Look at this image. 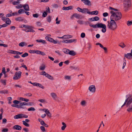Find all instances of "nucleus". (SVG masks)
Masks as SVG:
<instances>
[{
    "label": "nucleus",
    "mask_w": 132,
    "mask_h": 132,
    "mask_svg": "<svg viewBox=\"0 0 132 132\" xmlns=\"http://www.w3.org/2000/svg\"><path fill=\"white\" fill-rule=\"evenodd\" d=\"M45 65L44 64H42L39 68V69L40 70H43L45 69Z\"/></svg>",
    "instance_id": "7c9ffc66"
},
{
    "label": "nucleus",
    "mask_w": 132,
    "mask_h": 132,
    "mask_svg": "<svg viewBox=\"0 0 132 132\" xmlns=\"http://www.w3.org/2000/svg\"><path fill=\"white\" fill-rule=\"evenodd\" d=\"M47 20L49 22H50L51 20V18L50 16H48L47 17Z\"/></svg>",
    "instance_id": "3c124183"
},
{
    "label": "nucleus",
    "mask_w": 132,
    "mask_h": 132,
    "mask_svg": "<svg viewBox=\"0 0 132 132\" xmlns=\"http://www.w3.org/2000/svg\"><path fill=\"white\" fill-rule=\"evenodd\" d=\"M88 11V10L87 8H84L82 9L81 12L82 13H86Z\"/></svg>",
    "instance_id": "72a5a7b5"
},
{
    "label": "nucleus",
    "mask_w": 132,
    "mask_h": 132,
    "mask_svg": "<svg viewBox=\"0 0 132 132\" xmlns=\"http://www.w3.org/2000/svg\"><path fill=\"white\" fill-rule=\"evenodd\" d=\"M22 72L20 71H19L16 72L13 77V79L14 80H18L19 79L21 76Z\"/></svg>",
    "instance_id": "423d86ee"
},
{
    "label": "nucleus",
    "mask_w": 132,
    "mask_h": 132,
    "mask_svg": "<svg viewBox=\"0 0 132 132\" xmlns=\"http://www.w3.org/2000/svg\"><path fill=\"white\" fill-rule=\"evenodd\" d=\"M28 116L26 115L23 114H19L14 116V118L15 119H18L22 118H27Z\"/></svg>",
    "instance_id": "6e6552de"
},
{
    "label": "nucleus",
    "mask_w": 132,
    "mask_h": 132,
    "mask_svg": "<svg viewBox=\"0 0 132 132\" xmlns=\"http://www.w3.org/2000/svg\"><path fill=\"white\" fill-rule=\"evenodd\" d=\"M85 36V33L82 32L81 33V37L82 38H84Z\"/></svg>",
    "instance_id": "bf43d9fd"
},
{
    "label": "nucleus",
    "mask_w": 132,
    "mask_h": 132,
    "mask_svg": "<svg viewBox=\"0 0 132 132\" xmlns=\"http://www.w3.org/2000/svg\"><path fill=\"white\" fill-rule=\"evenodd\" d=\"M76 40L75 39H63L62 42L65 43H72Z\"/></svg>",
    "instance_id": "9d476101"
},
{
    "label": "nucleus",
    "mask_w": 132,
    "mask_h": 132,
    "mask_svg": "<svg viewBox=\"0 0 132 132\" xmlns=\"http://www.w3.org/2000/svg\"><path fill=\"white\" fill-rule=\"evenodd\" d=\"M2 19L3 21H6V23L7 24H8V18L3 16L2 18Z\"/></svg>",
    "instance_id": "412c9836"
},
{
    "label": "nucleus",
    "mask_w": 132,
    "mask_h": 132,
    "mask_svg": "<svg viewBox=\"0 0 132 132\" xmlns=\"http://www.w3.org/2000/svg\"><path fill=\"white\" fill-rule=\"evenodd\" d=\"M69 54L74 56L76 55V53L73 51H69Z\"/></svg>",
    "instance_id": "5701e85b"
},
{
    "label": "nucleus",
    "mask_w": 132,
    "mask_h": 132,
    "mask_svg": "<svg viewBox=\"0 0 132 132\" xmlns=\"http://www.w3.org/2000/svg\"><path fill=\"white\" fill-rule=\"evenodd\" d=\"M106 25V27L110 30L114 31L117 28V25L116 22L111 20L107 21Z\"/></svg>",
    "instance_id": "7ed1b4c3"
},
{
    "label": "nucleus",
    "mask_w": 132,
    "mask_h": 132,
    "mask_svg": "<svg viewBox=\"0 0 132 132\" xmlns=\"http://www.w3.org/2000/svg\"><path fill=\"white\" fill-rule=\"evenodd\" d=\"M8 131V129H3L2 130V132H7Z\"/></svg>",
    "instance_id": "774afa93"
},
{
    "label": "nucleus",
    "mask_w": 132,
    "mask_h": 132,
    "mask_svg": "<svg viewBox=\"0 0 132 132\" xmlns=\"http://www.w3.org/2000/svg\"><path fill=\"white\" fill-rule=\"evenodd\" d=\"M80 104L82 106H85L86 105L87 102L85 100H83L81 101Z\"/></svg>",
    "instance_id": "6ab92c4d"
},
{
    "label": "nucleus",
    "mask_w": 132,
    "mask_h": 132,
    "mask_svg": "<svg viewBox=\"0 0 132 132\" xmlns=\"http://www.w3.org/2000/svg\"><path fill=\"white\" fill-rule=\"evenodd\" d=\"M84 4L88 6H90L91 5V2L89 0H81Z\"/></svg>",
    "instance_id": "ddd939ff"
},
{
    "label": "nucleus",
    "mask_w": 132,
    "mask_h": 132,
    "mask_svg": "<svg viewBox=\"0 0 132 132\" xmlns=\"http://www.w3.org/2000/svg\"><path fill=\"white\" fill-rule=\"evenodd\" d=\"M126 105V107L128 108L127 110V111L129 112H132V95L129 94L128 97L126 100L125 102L122 106L121 107Z\"/></svg>",
    "instance_id": "f257e3e1"
},
{
    "label": "nucleus",
    "mask_w": 132,
    "mask_h": 132,
    "mask_svg": "<svg viewBox=\"0 0 132 132\" xmlns=\"http://www.w3.org/2000/svg\"><path fill=\"white\" fill-rule=\"evenodd\" d=\"M40 128L43 132H44L45 131V128L44 127L41 126L40 127Z\"/></svg>",
    "instance_id": "de8ad7c7"
},
{
    "label": "nucleus",
    "mask_w": 132,
    "mask_h": 132,
    "mask_svg": "<svg viewBox=\"0 0 132 132\" xmlns=\"http://www.w3.org/2000/svg\"><path fill=\"white\" fill-rule=\"evenodd\" d=\"M47 15V13L46 12H44L43 13V16L44 17H46Z\"/></svg>",
    "instance_id": "4d7b16f0"
},
{
    "label": "nucleus",
    "mask_w": 132,
    "mask_h": 132,
    "mask_svg": "<svg viewBox=\"0 0 132 132\" xmlns=\"http://www.w3.org/2000/svg\"><path fill=\"white\" fill-rule=\"evenodd\" d=\"M33 16L34 17L37 18L38 16V15L36 13V14H33Z\"/></svg>",
    "instance_id": "338daca9"
},
{
    "label": "nucleus",
    "mask_w": 132,
    "mask_h": 132,
    "mask_svg": "<svg viewBox=\"0 0 132 132\" xmlns=\"http://www.w3.org/2000/svg\"><path fill=\"white\" fill-rule=\"evenodd\" d=\"M23 124L25 126L27 127L29 126V125L25 121H22Z\"/></svg>",
    "instance_id": "4c0bfd02"
},
{
    "label": "nucleus",
    "mask_w": 132,
    "mask_h": 132,
    "mask_svg": "<svg viewBox=\"0 0 132 132\" xmlns=\"http://www.w3.org/2000/svg\"><path fill=\"white\" fill-rule=\"evenodd\" d=\"M110 13L111 14L110 20L116 22L121 19L122 15L120 12L111 10L110 11Z\"/></svg>",
    "instance_id": "f03ea898"
},
{
    "label": "nucleus",
    "mask_w": 132,
    "mask_h": 132,
    "mask_svg": "<svg viewBox=\"0 0 132 132\" xmlns=\"http://www.w3.org/2000/svg\"><path fill=\"white\" fill-rule=\"evenodd\" d=\"M15 52L16 51L13 50H10L9 51V53L13 54H15Z\"/></svg>",
    "instance_id": "49530a36"
},
{
    "label": "nucleus",
    "mask_w": 132,
    "mask_h": 132,
    "mask_svg": "<svg viewBox=\"0 0 132 132\" xmlns=\"http://www.w3.org/2000/svg\"><path fill=\"white\" fill-rule=\"evenodd\" d=\"M81 15L79 14H78L77 13H74L73 14V15H72L71 18L72 19L73 17V16L77 18L78 19H79Z\"/></svg>",
    "instance_id": "aec40b11"
},
{
    "label": "nucleus",
    "mask_w": 132,
    "mask_h": 132,
    "mask_svg": "<svg viewBox=\"0 0 132 132\" xmlns=\"http://www.w3.org/2000/svg\"><path fill=\"white\" fill-rule=\"evenodd\" d=\"M89 91L91 93H94L96 91V87L95 85H92L90 86L88 88Z\"/></svg>",
    "instance_id": "1a4fd4ad"
},
{
    "label": "nucleus",
    "mask_w": 132,
    "mask_h": 132,
    "mask_svg": "<svg viewBox=\"0 0 132 132\" xmlns=\"http://www.w3.org/2000/svg\"><path fill=\"white\" fill-rule=\"evenodd\" d=\"M89 26L90 27L94 28H102V32L104 33L106 32V26L105 24L99 23L95 25L90 24L89 25Z\"/></svg>",
    "instance_id": "20e7f679"
},
{
    "label": "nucleus",
    "mask_w": 132,
    "mask_h": 132,
    "mask_svg": "<svg viewBox=\"0 0 132 132\" xmlns=\"http://www.w3.org/2000/svg\"><path fill=\"white\" fill-rule=\"evenodd\" d=\"M51 94L54 99L55 100L56 98L57 95L55 93H51Z\"/></svg>",
    "instance_id": "b1692460"
},
{
    "label": "nucleus",
    "mask_w": 132,
    "mask_h": 132,
    "mask_svg": "<svg viewBox=\"0 0 132 132\" xmlns=\"http://www.w3.org/2000/svg\"><path fill=\"white\" fill-rule=\"evenodd\" d=\"M46 77H47L48 78H49L51 80H52L53 79V77L51 75L48 74L47 73V74H46Z\"/></svg>",
    "instance_id": "473e14b6"
},
{
    "label": "nucleus",
    "mask_w": 132,
    "mask_h": 132,
    "mask_svg": "<svg viewBox=\"0 0 132 132\" xmlns=\"http://www.w3.org/2000/svg\"><path fill=\"white\" fill-rule=\"evenodd\" d=\"M45 112L46 113L47 116H48L49 117H51V114L50 113L49 110L47 109L46 110Z\"/></svg>",
    "instance_id": "a878e982"
},
{
    "label": "nucleus",
    "mask_w": 132,
    "mask_h": 132,
    "mask_svg": "<svg viewBox=\"0 0 132 132\" xmlns=\"http://www.w3.org/2000/svg\"><path fill=\"white\" fill-rule=\"evenodd\" d=\"M36 26H41L42 24L41 23L39 22H38L36 23Z\"/></svg>",
    "instance_id": "5fc2aeb1"
},
{
    "label": "nucleus",
    "mask_w": 132,
    "mask_h": 132,
    "mask_svg": "<svg viewBox=\"0 0 132 132\" xmlns=\"http://www.w3.org/2000/svg\"><path fill=\"white\" fill-rule=\"evenodd\" d=\"M23 5L21 4H20L16 6L15 7L18 9H21L23 7Z\"/></svg>",
    "instance_id": "f704fd0d"
},
{
    "label": "nucleus",
    "mask_w": 132,
    "mask_h": 132,
    "mask_svg": "<svg viewBox=\"0 0 132 132\" xmlns=\"http://www.w3.org/2000/svg\"><path fill=\"white\" fill-rule=\"evenodd\" d=\"M124 57L127 59H132V55L130 53H128L127 54H125L124 55Z\"/></svg>",
    "instance_id": "f8f14e48"
},
{
    "label": "nucleus",
    "mask_w": 132,
    "mask_h": 132,
    "mask_svg": "<svg viewBox=\"0 0 132 132\" xmlns=\"http://www.w3.org/2000/svg\"><path fill=\"white\" fill-rule=\"evenodd\" d=\"M0 92L1 94H7L8 93V92L7 90H4L1 91Z\"/></svg>",
    "instance_id": "ea45409f"
},
{
    "label": "nucleus",
    "mask_w": 132,
    "mask_h": 132,
    "mask_svg": "<svg viewBox=\"0 0 132 132\" xmlns=\"http://www.w3.org/2000/svg\"><path fill=\"white\" fill-rule=\"evenodd\" d=\"M58 17H57L56 18V24H59L60 23V21H61L60 20V21H58Z\"/></svg>",
    "instance_id": "13d9d810"
},
{
    "label": "nucleus",
    "mask_w": 132,
    "mask_h": 132,
    "mask_svg": "<svg viewBox=\"0 0 132 132\" xmlns=\"http://www.w3.org/2000/svg\"><path fill=\"white\" fill-rule=\"evenodd\" d=\"M33 27L31 26H29L27 25L25 28L24 29V31L26 32H34L35 31L32 29Z\"/></svg>",
    "instance_id": "0eeeda50"
},
{
    "label": "nucleus",
    "mask_w": 132,
    "mask_h": 132,
    "mask_svg": "<svg viewBox=\"0 0 132 132\" xmlns=\"http://www.w3.org/2000/svg\"><path fill=\"white\" fill-rule=\"evenodd\" d=\"M72 6H70L67 7H62V9L63 10H67L72 9Z\"/></svg>",
    "instance_id": "f3484780"
},
{
    "label": "nucleus",
    "mask_w": 132,
    "mask_h": 132,
    "mask_svg": "<svg viewBox=\"0 0 132 132\" xmlns=\"http://www.w3.org/2000/svg\"><path fill=\"white\" fill-rule=\"evenodd\" d=\"M124 62L123 63V65L122 67V69H124V68L126 65V60H125V58H124Z\"/></svg>",
    "instance_id": "09e8293b"
},
{
    "label": "nucleus",
    "mask_w": 132,
    "mask_h": 132,
    "mask_svg": "<svg viewBox=\"0 0 132 132\" xmlns=\"http://www.w3.org/2000/svg\"><path fill=\"white\" fill-rule=\"evenodd\" d=\"M20 106L27 105H28V103L25 102H22L20 103Z\"/></svg>",
    "instance_id": "c03bdc74"
},
{
    "label": "nucleus",
    "mask_w": 132,
    "mask_h": 132,
    "mask_svg": "<svg viewBox=\"0 0 132 132\" xmlns=\"http://www.w3.org/2000/svg\"><path fill=\"white\" fill-rule=\"evenodd\" d=\"M1 81L2 84L4 85H6V81L5 80L1 79Z\"/></svg>",
    "instance_id": "e433bc0d"
},
{
    "label": "nucleus",
    "mask_w": 132,
    "mask_h": 132,
    "mask_svg": "<svg viewBox=\"0 0 132 132\" xmlns=\"http://www.w3.org/2000/svg\"><path fill=\"white\" fill-rule=\"evenodd\" d=\"M127 24L128 26H130L132 24V21H128L127 22Z\"/></svg>",
    "instance_id": "a19ab883"
},
{
    "label": "nucleus",
    "mask_w": 132,
    "mask_h": 132,
    "mask_svg": "<svg viewBox=\"0 0 132 132\" xmlns=\"http://www.w3.org/2000/svg\"><path fill=\"white\" fill-rule=\"evenodd\" d=\"M28 111H34L35 110V109L34 108L31 107L30 108H28Z\"/></svg>",
    "instance_id": "864d4df0"
},
{
    "label": "nucleus",
    "mask_w": 132,
    "mask_h": 132,
    "mask_svg": "<svg viewBox=\"0 0 132 132\" xmlns=\"http://www.w3.org/2000/svg\"><path fill=\"white\" fill-rule=\"evenodd\" d=\"M62 124L63 125L61 127V129L62 130H64L67 127L66 124L64 122H62Z\"/></svg>",
    "instance_id": "4be33fe9"
},
{
    "label": "nucleus",
    "mask_w": 132,
    "mask_h": 132,
    "mask_svg": "<svg viewBox=\"0 0 132 132\" xmlns=\"http://www.w3.org/2000/svg\"><path fill=\"white\" fill-rule=\"evenodd\" d=\"M2 72L4 74L5 77H6V72L5 71V68L4 67L2 69Z\"/></svg>",
    "instance_id": "2f4dec72"
},
{
    "label": "nucleus",
    "mask_w": 132,
    "mask_h": 132,
    "mask_svg": "<svg viewBox=\"0 0 132 132\" xmlns=\"http://www.w3.org/2000/svg\"><path fill=\"white\" fill-rule=\"evenodd\" d=\"M20 0H17L16 1L13 2H12L13 4L14 5H17L20 3Z\"/></svg>",
    "instance_id": "c756f323"
},
{
    "label": "nucleus",
    "mask_w": 132,
    "mask_h": 132,
    "mask_svg": "<svg viewBox=\"0 0 132 132\" xmlns=\"http://www.w3.org/2000/svg\"><path fill=\"white\" fill-rule=\"evenodd\" d=\"M33 85L38 86L39 87L43 89L44 88V87L42 86V85L41 84H40L38 83H33L32 84Z\"/></svg>",
    "instance_id": "a211bd4d"
},
{
    "label": "nucleus",
    "mask_w": 132,
    "mask_h": 132,
    "mask_svg": "<svg viewBox=\"0 0 132 132\" xmlns=\"http://www.w3.org/2000/svg\"><path fill=\"white\" fill-rule=\"evenodd\" d=\"M119 46L122 48H123L126 47V45L123 42H121L119 45Z\"/></svg>",
    "instance_id": "393cba45"
},
{
    "label": "nucleus",
    "mask_w": 132,
    "mask_h": 132,
    "mask_svg": "<svg viewBox=\"0 0 132 132\" xmlns=\"http://www.w3.org/2000/svg\"><path fill=\"white\" fill-rule=\"evenodd\" d=\"M72 36L69 35H65L62 37H59L58 38L61 39H69L72 38Z\"/></svg>",
    "instance_id": "9b49d317"
},
{
    "label": "nucleus",
    "mask_w": 132,
    "mask_h": 132,
    "mask_svg": "<svg viewBox=\"0 0 132 132\" xmlns=\"http://www.w3.org/2000/svg\"><path fill=\"white\" fill-rule=\"evenodd\" d=\"M15 20L17 21H22L23 19L21 17H19L15 19Z\"/></svg>",
    "instance_id": "58836bf2"
},
{
    "label": "nucleus",
    "mask_w": 132,
    "mask_h": 132,
    "mask_svg": "<svg viewBox=\"0 0 132 132\" xmlns=\"http://www.w3.org/2000/svg\"><path fill=\"white\" fill-rule=\"evenodd\" d=\"M123 5L125 11H127L131 6V0H125Z\"/></svg>",
    "instance_id": "39448f33"
},
{
    "label": "nucleus",
    "mask_w": 132,
    "mask_h": 132,
    "mask_svg": "<svg viewBox=\"0 0 132 132\" xmlns=\"http://www.w3.org/2000/svg\"><path fill=\"white\" fill-rule=\"evenodd\" d=\"M65 79L70 80V76H65Z\"/></svg>",
    "instance_id": "680f3d73"
},
{
    "label": "nucleus",
    "mask_w": 132,
    "mask_h": 132,
    "mask_svg": "<svg viewBox=\"0 0 132 132\" xmlns=\"http://www.w3.org/2000/svg\"><path fill=\"white\" fill-rule=\"evenodd\" d=\"M47 74V73L45 72V71H44L42 72L41 73H40V74L41 75H42L46 76Z\"/></svg>",
    "instance_id": "603ef678"
},
{
    "label": "nucleus",
    "mask_w": 132,
    "mask_h": 132,
    "mask_svg": "<svg viewBox=\"0 0 132 132\" xmlns=\"http://www.w3.org/2000/svg\"><path fill=\"white\" fill-rule=\"evenodd\" d=\"M36 40L38 42H39V43L41 42V43H43L44 44H46V43L45 41L44 40H43L38 39V40Z\"/></svg>",
    "instance_id": "c85d7f7f"
},
{
    "label": "nucleus",
    "mask_w": 132,
    "mask_h": 132,
    "mask_svg": "<svg viewBox=\"0 0 132 132\" xmlns=\"http://www.w3.org/2000/svg\"><path fill=\"white\" fill-rule=\"evenodd\" d=\"M13 103L15 104H18L19 103V102L18 101L15 100L13 101Z\"/></svg>",
    "instance_id": "6e6d98bb"
},
{
    "label": "nucleus",
    "mask_w": 132,
    "mask_h": 132,
    "mask_svg": "<svg viewBox=\"0 0 132 132\" xmlns=\"http://www.w3.org/2000/svg\"><path fill=\"white\" fill-rule=\"evenodd\" d=\"M89 19V20L91 21H97L99 20V18L98 17L96 16L94 17L90 18Z\"/></svg>",
    "instance_id": "4468645a"
},
{
    "label": "nucleus",
    "mask_w": 132,
    "mask_h": 132,
    "mask_svg": "<svg viewBox=\"0 0 132 132\" xmlns=\"http://www.w3.org/2000/svg\"><path fill=\"white\" fill-rule=\"evenodd\" d=\"M70 50L64 48L63 49V52L67 54H69Z\"/></svg>",
    "instance_id": "cd10ccee"
},
{
    "label": "nucleus",
    "mask_w": 132,
    "mask_h": 132,
    "mask_svg": "<svg viewBox=\"0 0 132 132\" xmlns=\"http://www.w3.org/2000/svg\"><path fill=\"white\" fill-rule=\"evenodd\" d=\"M25 44H26H26L25 42H22L20 43L19 44V45L20 46L23 47L25 45Z\"/></svg>",
    "instance_id": "c9c22d12"
},
{
    "label": "nucleus",
    "mask_w": 132,
    "mask_h": 132,
    "mask_svg": "<svg viewBox=\"0 0 132 132\" xmlns=\"http://www.w3.org/2000/svg\"><path fill=\"white\" fill-rule=\"evenodd\" d=\"M15 52L16 51L13 50H10L9 51V53L13 54H15Z\"/></svg>",
    "instance_id": "a18cd8bd"
},
{
    "label": "nucleus",
    "mask_w": 132,
    "mask_h": 132,
    "mask_svg": "<svg viewBox=\"0 0 132 132\" xmlns=\"http://www.w3.org/2000/svg\"><path fill=\"white\" fill-rule=\"evenodd\" d=\"M38 101L41 103H44L45 102V101L44 99H40L38 100Z\"/></svg>",
    "instance_id": "0e129e2a"
},
{
    "label": "nucleus",
    "mask_w": 132,
    "mask_h": 132,
    "mask_svg": "<svg viewBox=\"0 0 132 132\" xmlns=\"http://www.w3.org/2000/svg\"><path fill=\"white\" fill-rule=\"evenodd\" d=\"M45 39L48 41L50 42H52L53 39L51 38L50 37H49L48 36H46L45 37Z\"/></svg>",
    "instance_id": "bb28decb"
},
{
    "label": "nucleus",
    "mask_w": 132,
    "mask_h": 132,
    "mask_svg": "<svg viewBox=\"0 0 132 132\" xmlns=\"http://www.w3.org/2000/svg\"><path fill=\"white\" fill-rule=\"evenodd\" d=\"M98 12L97 11H95L92 12V15H97L98 14Z\"/></svg>",
    "instance_id": "37998d69"
},
{
    "label": "nucleus",
    "mask_w": 132,
    "mask_h": 132,
    "mask_svg": "<svg viewBox=\"0 0 132 132\" xmlns=\"http://www.w3.org/2000/svg\"><path fill=\"white\" fill-rule=\"evenodd\" d=\"M108 14L107 12H105L103 14V15L104 17H106L108 16Z\"/></svg>",
    "instance_id": "69168bd1"
},
{
    "label": "nucleus",
    "mask_w": 132,
    "mask_h": 132,
    "mask_svg": "<svg viewBox=\"0 0 132 132\" xmlns=\"http://www.w3.org/2000/svg\"><path fill=\"white\" fill-rule=\"evenodd\" d=\"M21 127L20 126L16 125L14 126L13 127V129L18 130H20L21 129Z\"/></svg>",
    "instance_id": "2eb2a0df"
},
{
    "label": "nucleus",
    "mask_w": 132,
    "mask_h": 132,
    "mask_svg": "<svg viewBox=\"0 0 132 132\" xmlns=\"http://www.w3.org/2000/svg\"><path fill=\"white\" fill-rule=\"evenodd\" d=\"M24 9L26 11H29V6L28 4H26L23 5Z\"/></svg>",
    "instance_id": "dca6fc26"
},
{
    "label": "nucleus",
    "mask_w": 132,
    "mask_h": 132,
    "mask_svg": "<svg viewBox=\"0 0 132 132\" xmlns=\"http://www.w3.org/2000/svg\"><path fill=\"white\" fill-rule=\"evenodd\" d=\"M88 49L89 50H90L91 47V45L90 44H88Z\"/></svg>",
    "instance_id": "e2e57ef3"
},
{
    "label": "nucleus",
    "mask_w": 132,
    "mask_h": 132,
    "mask_svg": "<svg viewBox=\"0 0 132 132\" xmlns=\"http://www.w3.org/2000/svg\"><path fill=\"white\" fill-rule=\"evenodd\" d=\"M28 55V54L27 53H24L21 56L22 57H25Z\"/></svg>",
    "instance_id": "8fccbe9b"
},
{
    "label": "nucleus",
    "mask_w": 132,
    "mask_h": 132,
    "mask_svg": "<svg viewBox=\"0 0 132 132\" xmlns=\"http://www.w3.org/2000/svg\"><path fill=\"white\" fill-rule=\"evenodd\" d=\"M40 51L36 50H35V51L34 52L35 53H36L37 54H39Z\"/></svg>",
    "instance_id": "052dcab7"
},
{
    "label": "nucleus",
    "mask_w": 132,
    "mask_h": 132,
    "mask_svg": "<svg viewBox=\"0 0 132 132\" xmlns=\"http://www.w3.org/2000/svg\"><path fill=\"white\" fill-rule=\"evenodd\" d=\"M24 12V11L23 9H20L18 11V13L19 14H21Z\"/></svg>",
    "instance_id": "79ce46f5"
}]
</instances>
